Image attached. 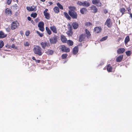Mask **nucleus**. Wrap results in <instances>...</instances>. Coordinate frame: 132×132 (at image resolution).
<instances>
[{
    "instance_id": "nucleus-48",
    "label": "nucleus",
    "mask_w": 132,
    "mask_h": 132,
    "mask_svg": "<svg viewBox=\"0 0 132 132\" xmlns=\"http://www.w3.org/2000/svg\"><path fill=\"white\" fill-rule=\"evenodd\" d=\"M103 11H104V13L105 14H106L107 13H108V11L106 9H104V10Z\"/></svg>"
},
{
    "instance_id": "nucleus-12",
    "label": "nucleus",
    "mask_w": 132,
    "mask_h": 132,
    "mask_svg": "<svg viewBox=\"0 0 132 132\" xmlns=\"http://www.w3.org/2000/svg\"><path fill=\"white\" fill-rule=\"evenodd\" d=\"M90 10H92L93 13H96L97 12L98 9L96 6L94 5H92L90 7Z\"/></svg>"
},
{
    "instance_id": "nucleus-13",
    "label": "nucleus",
    "mask_w": 132,
    "mask_h": 132,
    "mask_svg": "<svg viewBox=\"0 0 132 132\" xmlns=\"http://www.w3.org/2000/svg\"><path fill=\"white\" fill-rule=\"evenodd\" d=\"M50 28L51 30L52 31V32L55 34L57 33V29L55 26L53 25L51 26L50 27Z\"/></svg>"
},
{
    "instance_id": "nucleus-45",
    "label": "nucleus",
    "mask_w": 132,
    "mask_h": 132,
    "mask_svg": "<svg viewBox=\"0 0 132 132\" xmlns=\"http://www.w3.org/2000/svg\"><path fill=\"white\" fill-rule=\"evenodd\" d=\"M29 45H30V44L28 42H26L24 44V45L25 46H28Z\"/></svg>"
},
{
    "instance_id": "nucleus-43",
    "label": "nucleus",
    "mask_w": 132,
    "mask_h": 132,
    "mask_svg": "<svg viewBox=\"0 0 132 132\" xmlns=\"http://www.w3.org/2000/svg\"><path fill=\"white\" fill-rule=\"evenodd\" d=\"M86 25L87 26H90L92 25V23L90 22H87L86 23Z\"/></svg>"
},
{
    "instance_id": "nucleus-47",
    "label": "nucleus",
    "mask_w": 132,
    "mask_h": 132,
    "mask_svg": "<svg viewBox=\"0 0 132 132\" xmlns=\"http://www.w3.org/2000/svg\"><path fill=\"white\" fill-rule=\"evenodd\" d=\"M26 9L27 10H28L29 11H31V7H29V6H27V7Z\"/></svg>"
},
{
    "instance_id": "nucleus-21",
    "label": "nucleus",
    "mask_w": 132,
    "mask_h": 132,
    "mask_svg": "<svg viewBox=\"0 0 132 132\" xmlns=\"http://www.w3.org/2000/svg\"><path fill=\"white\" fill-rule=\"evenodd\" d=\"M7 36V35L5 34L2 31H0V38H4Z\"/></svg>"
},
{
    "instance_id": "nucleus-29",
    "label": "nucleus",
    "mask_w": 132,
    "mask_h": 132,
    "mask_svg": "<svg viewBox=\"0 0 132 132\" xmlns=\"http://www.w3.org/2000/svg\"><path fill=\"white\" fill-rule=\"evenodd\" d=\"M54 53V51L52 50L48 49L47 52V53L48 55H51L53 54Z\"/></svg>"
},
{
    "instance_id": "nucleus-25",
    "label": "nucleus",
    "mask_w": 132,
    "mask_h": 132,
    "mask_svg": "<svg viewBox=\"0 0 132 132\" xmlns=\"http://www.w3.org/2000/svg\"><path fill=\"white\" fill-rule=\"evenodd\" d=\"M44 15L45 16V18L47 19H49L50 18V15L48 13H45L44 12Z\"/></svg>"
},
{
    "instance_id": "nucleus-35",
    "label": "nucleus",
    "mask_w": 132,
    "mask_h": 132,
    "mask_svg": "<svg viewBox=\"0 0 132 132\" xmlns=\"http://www.w3.org/2000/svg\"><path fill=\"white\" fill-rule=\"evenodd\" d=\"M57 5L60 9H61V10H63V6L59 3H57Z\"/></svg>"
},
{
    "instance_id": "nucleus-27",
    "label": "nucleus",
    "mask_w": 132,
    "mask_h": 132,
    "mask_svg": "<svg viewBox=\"0 0 132 132\" xmlns=\"http://www.w3.org/2000/svg\"><path fill=\"white\" fill-rule=\"evenodd\" d=\"M45 29L47 34L48 35H50L52 34V33L51 31L48 27H46L45 28Z\"/></svg>"
},
{
    "instance_id": "nucleus-33",
    "label": "nucleus",
    "mask_w": 132,
    "mask_h": 132,
    "mask_svg": "<svg viewBox=\"0 0 132 132\" xmlns=\"http://www.w3.org/2000/svg\"><path fill=\"white\" fill-rule=\"evenodd\" d=\"M31 11H35L37 10V6H32L31 7Z\"/></svg>"
},
{
    "instance_id": "nucleus-11",
    "label": "nucleus",
    "mask_w": 132,
    "mask_h": 132,
    "mask_svg": "<svg viewBox=\"0 0 132 132\" xmlns=\"http://www.w3.org/2000/svg\"><path fill=\"white\" fill-rule=\"evenodd\" d=\"M5 14L7 15L10 16L12 14V11L11 9L7 8L5 9Z\"/></svg>"
},
{
    "instance_id": "nucleus-17",
    "label": "nucleus",
    "mask_w": 132,
    "mask_h": 132,
    "mask_svg": "<svg viewBox=\"0 0 132 132\" xmlns=\"http://www.w3.org/2000/svg\"><path fill=\"white\" fill-rule=\"evenodd\" d=\"M72 26L74 29H77L79 25L77 22H73L72 23Z\"/></svg>"
},
{
    "instance_id": "nucleus-39",
    "label": "nucleus",
    "mask_w": 132,
    "mask_h": 132,
    "mask_svg": "<svg viewBox=\"0 0 132 132\" xmlns=\"http://www.w3.org/2000/svg\"><path fill=\"white\" fill-rule=\"evenodd\" d=\"M36 32L40 37H42L43 36V34L40 33V32L38 31H37Z\"/></svg>"
},
{
    "instance_id": "nucleus-10",
    "label": "nucleus",
    "mask_w": 132,
    "mask_h": 132,
    "mask_svg": "<svg viewBox=\"0 0 132 132\" xmlns=\"http://www.w3.org/2000/svg\"><path fill=\"white\" fill-rule=\"evenodd\" d=\"M86 36L85 34H81L79 37V40L80 42H81L85 40Z\"/></svg>"
},
{
    "instance_id": "nucleus-4",
    "label": "nucleus",
    "mask_w": 132,
    "mask_h": 132,
    "mask_svg": "<svg viewBox=\"0 0 132 132\" xmlns=\"http://www.w3.org/2000/svg\"><path fill=\"white\" fill-rule=\"evenodd\" d=\"M77 4L80 6H82L86 7H87L90 5L89 2L87 1H84L82 2L80 1H78L77 3Z\"/></svg>"
},
{
    "instance_id": "nucleus-8",
    "label": "nucleus",
    "mask_w": 132,
    "mask_h": 132,
    "mask_svg": "<svg viewBox=\"0 0 132 132\" xmlns=\"http://www.w3.org/2000/svg\"><path fill=\"white\" fill-rule=\"evenodd\" d=\"M44 23L43 21H40L38 23V27L39 30L42 31H43L44 30Z\"/></svg>"
},
{
    "instance_id": "nucleus-30",
    "label": "nucleus",
    "mask_w": 132,
    "mask_h": 132,
    "mask_svg": "<svg viewBox=\"0 0 132 132\" xmlns=\"http://www.w3.org/2000/svg\"><path fill=\"white\" fill-rule=\"evenodd\" d=\"M129 40L130 39L129 36H127L125 38V44H127Z\"/></svg>"
},
{
    "instance_id": "nucleus-41",
    "label": "nucleus",
    "mask_w": 132,
    "mask_h": 132,
    "mask_svg": "<svg viewBox=\"0 0 132 132\" xmlns=\"http://www.w3.org/2000/svg\"><path fill=\"white\" fill-rule=\"evenodd\" d=\"M73 34V32L71 31H68V32L67 35L69 36H71Z\"/></svg>"
},
{
    "instance_id": "nucleus-34",
    "label": "nucleus",
    "mask_w": 132,
    "mask_h": 132,
    "mask_svg": "<svg viewBox=\"0 0 132 132\" xmlns=\"http://www.w3.org/2000/svg\"><path fill=\"white\" fill-rule=\"evenodd\" d=\"M37 15V14L36 13H32L31 14L30 16L31 17H33L34 18L36 17Z\"/></svg>"
},
{
    "instance_id": "nucleus-44",
    "label": "nucleus",
    "mask_w": 132,
    "mask_h": 132,
    "mask_svg": "<svg viewBox=\"0 0 132 132\" xmlns=\"http://www.w3.org/2000/svg\"><path fill=\"white\" fill-rule=\"evenodd\" d=\"M127 11L128 12L127 13L129 14L130 15V13H131V9L130 7L128 8L127 9Z\"/></svg>"
},
{
    "instance_id": "nucleus-58",
    "label": "nucleus",
    "mask_w": 132,
    "mask_h": 132,
    "mask_svg": "<svg viewBox=\"0 0 132 132\" xmlns=\"http://www.w3.org/2000/svg\"><path fill=\"white\" fill-rule=\"evenodd\" d=\"M9 30H10V29H9V28H6V30L7 31H8L9 32Z\"/></svg>"
},
{
    "instance_id": "nucleus-56",
    "label": "nucleus",
    "mask_w": 132,
    "mask_h": 132,
    "mask_svg": "<svg viewBox=\"0 0 132 132\" xmlns=\"http://www.w3.org/2000/svg\"><path fill=\"white\" fill-rule=\"evenodd\" d=\"M31 22L33 24L34 23V22L33 21V20H31Z\"/></svg>"
},
{
    "instance_id": "nucleus-20",
    "label": "nucleus",
    "mask_w": 132,
    "mask_h": 132,
    "mask_svg": "<svg viewBox=\"0 0 132 132\" xmlns=\"http://www.w3.org/2000/svg\"><path fill=\"white\" fill-rule=\"evenodd\" d=\"M123 58V55L120 56L118 57L116 59V62H121Z\"/></svg>"
},
{
    "instance_id": "nucleus-16",
    "label": "nucleus",
    "mask_w": 132,
    "mask_h": 132,
    "mask_svg": "<svg viewBox=\"0 0 132 132\" xmlns=\"http://www.w3.org/2000/svg\"><path fill=\"white\" fill-rule=\"evenodd\" d=\"M112 67L110 64H108L106 66V69L108 72H111L112 71Z\"/></svg>"
},
{
    "instance_id": "nucleus-22",
    "label": "nucleus",
    "mask_w": 132,
    "mask_h": 132,
    "mask_svg": "<svg viewBox=\"0 0 132 132\" xmlns=\"http://www.w3.org/2000/svg\"><path fill=\"white\" fill-rule=\"evenodd\" d=\"M64 14L65 17L68 20H70L71 19V17L69 16V14H68L67 12H64Z\"/></svg>"
},
{
    "instance_id": "nucleus-2",
    "label": "nucleus",
    "mask_w": 132,
    "mask_h": 132,
    "mask_svg": "<svg viewBox=\"0 0 132 132\" xmlns=\"http://www.w3.org/2000/svg\"><path fill=\"white\" fill-rule=\"evenodd\" d=\"M33 51L35 54H37L39 56H41L42 54V49L38 46L36 45L34 48Z\"/></svg>"
},
{
    "instance_id": "nucleus-23",
    "label": "nucleus",
    "mask_w": 132,
    "mask_h": 132,
    "mask_svg": "<svg viewBox=\"0 0 132 132\" xmlns=\"http://www.w3.org/2000/svg\"><path fill=\"white\" fill-rule=\"evenodd\" d=\"M67 43L69 46H72L73 44V42L72 40H69L67 41Z\"/></svg>"
},
{
    "instance_id": "nucleus-19",
    "label": "nucleus",
    "mask_w": 132,
    "mask_h": 132,
    "mask_svg": "<svg viewBox=\"0 0 132 132\" xmlns=\"http://www.w3.org/2000/svg\"><path fill=\"white\" fill-rule=\"evenodd\" d=\"M61 40L62 42L63 43H66L67 41V38L64 35L61 36Z\"/></svg>"
},
{
    "instance_id": "nucleus-54",
    "label": "nucleus",
    "mask_w": 132,
    "mask_h": 132,
    "mask_svg": "<svg viewBox=\"0 0 132 132\" xmlns=\"http://www.w3.org/2000/svg\"><path fill=\"white\" fill-rule=\"evenodd\" d=\"M121 39V37L119 38L118 39V41L119 42Z\"/></svg>"
},
{
    "instance_id": "nucleus-49",
    "label": "nucleus",
    "mask_w": 132,
    "mask_h": 132,
    "mask_svg": "<svg viewBox=\"0 0 132 132\" xmlns=\"http://www.w3.org/2000/svg\"><path fill=\"white\" fill-rule=\"evenodd\" d=\"M48 3L49 4V6H50L52 4H53V2H52L51 1V2H48Z\"/></svg>"
},
{
    "instance_id": "nucleus-31",
    "label": "nucleus",
    "mask_w": 132,
    "mask_h": 132,
    "mask_svg": "<svg viewBox=\"0 0 132 132\" xmlns=\"http://www.w3.org/2000/svg\"><path fill=\"white\" fill-rule=\"evenodd\" d=\"M47 43L45 42H42L40 44L42 46L43 49H45Z\"/></svg>"
},
{
    "instance_id": "nucleus-24",
    "label": "nucleus",
    "mask_w": 132,
    "mask_h": 132,
    "mask_svg": "<svg viewBox=\"0 0 132 132\" xmlns=\"http://www.w3.org/2000/svg\"><path fill=\"white\" fill-rule=\"evenodd\" d=\"M53 10L54 12L56 13H58L60 12L59 8L57 6H55L54 7Z\"/></svg>"
},
{
    "instance_id": "nucleus-18",
    "label": "nucleus",
    "mask_w": 132,
    "mask_h": 132,
    "mask_svg": "<svg viewBox=\"0 0 132 132\" xmlns=\"http://www.w3.org/2000/svg\"><path fill=\"white\" fill-rule=\"evenodd\" d=\"M125 51V49L124 48H120L118 49L117 52L119 54L122 53Z\"/></svg>"
},
{
    "instance_id": "nucleus-57",
    "label": "nucleus",
    "mask_w": 132,
    "mask_h": 132,
    "mask_svg": "<svg viewBox=\"0 0 132 132\" xmlns=\"http://www.w3.org/2000/svg\"><path fill=\"white\" fill-rule=\"evenodd\" d=\"M130 16L132 20V13H130Z\"/></svg>"
},
{
    "instance_id": "nucleus-14",
    "label": "nucleus",
    "mask_w": 132,
    "mask_h": 132,
    "mask_svg": "<svg viewBox=\"0 0 132 132\" xmlns=\"http://www.w3.org/2000/svg\"><path fill=\"white\" fill-rule=\"evenodd\" d=\"M102 31V28L101 27H96L94 28V31H95L97 33L101 32Z\"/></svg>"
},
{
    "instance_id": "nucleus-40",
    "label": "nucleus",
    "mask_w": 132,
    "mask_h": 132,
    "mask_svg": "<svg viewBox=\"0 0 132 132\" xmlns=\"http://www.w3.org/2000/svg\"><path fill=\"white\" fill-rule=\"evenodd\" d=\"M126 55L128 56H129L131 54V52L130 51H128L126 52Z\"/></svg>"
},
{
    "instance_id": "nucleus-53",
    "label": "nucleus",
    "mask_w": 132,
    "mask_h": 132,
    "mask_svg": "<svg viewBox=\"0 0 132 132\" xmlns=\"http://www.w3.org/2000/svg\"><path fill=\"white\" fill-rule=\"evenodd\" d=\"M48 11V10L47 9H45V11H44V12H45V13H47L46 12H47V11Z\"/></svg>"
},
{
    "instance_id": "nucleus-3",
    "label": "nucleus",
    "mask_w": 132,
    "mask_h": 132,
    "mask_svg": "<svg viewBox=\"0 0 132 132\" xmlns=\"http://www.w3.org/2000/svg\"><path fill=\"white\" fill-rule=\"evenodd\" d=\"M19 23L17 21L13 22L11 24L10 27L12 30H14L17 28L19 26Z\"/></svg>"
},
{
    "instance_id": "nucleus-32",
    "label": "nucleus",
    "mask_w": 132,
    "mask_h": 132,
    "mask_svg": "<svg viewBox=\"0 0 132 132\" xmlns=\"http://www.w3.org/2000/svg\"><path fill=\"white\" fill-rule=\"evenodd\" d=\"M126 11L125 9L124 8H121L120 9V12L122 13V14H123Z\"/></svg>"
},
{
    "instance_id": "nucleus-51",
    "label": "nucleus",
    "mask_w": 132,
    "mask_h": 132,
    "mask_svg": "<svg viewBox=\"0 0 132 132\" xmlns=\"http://www.w3.org/2000/svg\"><path fill=\"white\" fill-rule=\"evenodd\" d=\"M27 19H28V20L29 21H30L31 20V18L29 16H28L27 17Z\"/></svg>"
},
{
    "instance_id": "nucleus-1",
    "label": "nucleus",
    "mask_w": 132,
    "mask_h": 132,
    "mask_svg": "<svg viewBox=\"0 0 132 132\" xmlns=\"http://www.w3.org/2000/svg\"><path fill=\"white\" fill-rule=\"evenodd\" d=\"M70 10L68 11V14L73 19H77L78 15L76 12V9L75 7H71L69 8Z\"/></svg>"
},
{
    "instance_id": "nucleus-46",
    "label": "nucleus",
    "mask_w": 132,
    "mask_h": 132,
    "mask_svg": "<svg viewBox=\"0 0 132 132\" xmlns=\"http://www.w3.org/2000/svg\"><path fill=\"white\" fill-rule=\"evenodd\" d=\"M30 34V31H27L26 32L25 35L27 36H29V35Z\"/></svg>"
},
{
    "instance_id": "nucleus-6",
    "label": "nucleus",
    "mask_w": 132,
    "mask_h": 132,
    "mask_svg": "<svg viewBox=\"0 0 132 132\" xmlns=\"http://www.w3.org/2000/svg\"><path fill=\"white\" fill-rule=\"evenodd\" d=\"M57 36L55 35L50 39V43L51 44H56L57 41Z\"/></svg>"
},
{
    "instance_id": "nucleus-37",
    "label": "nucleus",
    "mask_w": 132,
    "mask_h": 132,
    "mask_svg": "<svg viewBox=\"0 0 132 132\" xmlns=\"http://www.w3.org/2000/svg\"><path fill=\"white\" fill-rule=\"evenodd\" d=\"M4 45V43L2 40H0V48H2Z\"/></svg>"
},
{
    "instance_id": "nucleus-52",
    "label": "nucleus",
    "mask_w": 132,
    "mask_h": 132,
    "mask_svg": "<svg viewBox=\"0 0 132 132\" xmlns=\"http://www.w3.org/2000/svg\"><path fill=\"white\" fill-rule=\"evenodd\" d=\"M35 61L36 62L39 63L40 62V60H36Z\"/></svg>"
},
{
    "instance_id": "nucleus-55",
    "label": "nucleus",
    "mask_w": 132,
    "mask_h": 132,
    "mask_svg": "<svg viewBox=\"0 0 132 132\" xmlns=\"http://www.w3.org/2000/svg\"><path fill=\"white\" fill-rule=\"evenodd\" d=\"M32 59L33 60H35V61L36 60V59H35V57H32Z\"/></svg>"
},
{
    "instance_id": "nucleus-9",
    "label": "nucleus",
    "mask_w": 132,
    "mask_h": 132,
    "mask_svg": "<svg viewBox=\"0 0 132 132\" xmlns=\"http://www.w3.org/2000/svg\"><path fill=\"white\" fill-rule=\"evenodd\" d=\"M105 24L109 28L111 27L112 25V23L111 21L110 18H108L107 19Z\"/></svg>"
},
{
    "instance_id": "nucleus-7",
    "label": "nucleus",
    "mask_w": 132,
    "mask_h": 132,
    "mask_svg": "<svg viewBox=\"0 0 132 132\" xmlns=\"http://www.w3.org/2000/svg\"><path fill=\"white\" fill-rule=\"evenodd\" d=\"M60 48L61 49V51L67 53L70 51L69 48L66 47L64 45H61Z\"/></svg>"
},
{
    "instance_id": "nucleus-36",
    "label": "nucleus",
    "mask_w": 132,
    "mask_h": 132,
    "mask_svg": "<svg viewBox=\"0 0 132 132\" xmlns=\"http://www.w3.org/2000/svg\"><path fill=\"white\" fill-rule=\"evenodd\" d=\"M68 55L67 54L65 53L62 54L61 56L62 58V59H65L67 56Z\"/></svg>"
},
{
    "instance_id": "nucleus-38",
    "label": "nucleus",
    "mask_w": 132,
    "mask_h": 132,
    "mask_svg": "<svg viewBox=\"0 0 132 132\" xmlns=\"http://www.w3.org/2000/svg\"><path fill=\"white\" fill-rule=\"evenodd\" d=\"M108 37V36H105L104 37L102 38L100 40V41L101 42L104 41L107 39Z\"/></svg>"
},
{
    "instance_id": "nucleus-15",
    "label": "nucleus",
    "mask_w": 132,
    "mask_h": 132,
    "mask_svg": "<svg viewBox=\"0 0 132 132\" xmlns=\"http://www.w3.org/2000/svg\"><path fill=\"white\" fill-rule=\"evenodd\" d=\"M79 49L77 46H76L73 49L72 53L74 55L76 54L78 52Z\"/></svg>"
},
{
    "instance_id": "nucleus-42",
    "label": "nucleus",
    "mask_w": 132,
    "mask_h": 132,
    "mask_svg": "<svg viewBox=\"0 0 132 132\" xmlns=\"http://www.w3.org/2000/svg\"><path fill=\"white\" fill-rule=\"evenodd\" d=\"M12 2V0H7L6 2V3L8 5H10Z\"/></svg>"
},
{
    "instance_id": "nucleus-28",
    "label": "nucleus",
    "mask_w": 132,
    "mask_h": 132,
    "mask_svg": "<svg viewBox=\"0 0 132 132\" xmlns=\"http://www.w3.org/2000/svg\"><path fill=\"white\" fill-rule=\"evenodd\" d=\"M85 31L86 34L87 35L86 36L87 38H88V37L90 35L89 31L87 29H86Z\"/></svg>"
},
{
    "instance_id": "nucleus-5",
    "label": "nucleus",
    "mask_w": 132,
    "mask_h": 132,
    "mask_svg": "<svg viewBox=\"0 0 132 132\" xmlns=\"http://www.w3.org/2000/svg\"><path fill=\"white\" fill-rule=\"evenodd\" d=\"M92 3L93 4L96 5L97 7H101L102 6V4L100 0H92Z\"/></svg>"
},
{
    "instance_id": "nucleus-26",
    "label": "nucleus",
    "mask_w": 132,
    "mask_h": 132,
    "mask_svg": "<svg viewBox=\"0 0 132 132\" xmlns=\"http://www.w3.org/2000/svg\"><path fill=\"white\" fill-rule=\"evenodd\" d=\"M87 11V9L85 8H83L81 9L80 11L81 13L84 14Z\"/></svg>"
},
{
    "instance_id": "nucleus-50",
    "label": "nucleus",
    "mask_w": 132,
    "mask_h": 132,
    "mask_svg": "<svg viewBox=\"0 0 132 132\" xmlns=\"http://www.w3.org/2000/svg\"><path fill=\"white\" fill-rule=\"evenodd\" d=\"M12 47L13 48H15V46L14 44H12Z\"/></svg>"
}]
</instances>
